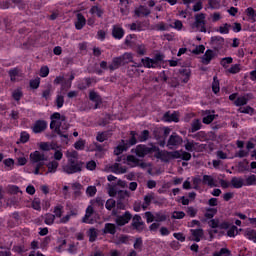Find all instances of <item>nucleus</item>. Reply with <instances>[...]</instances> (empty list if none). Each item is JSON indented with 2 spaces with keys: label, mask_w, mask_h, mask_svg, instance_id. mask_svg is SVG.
Masks as SVG:
<instances>
[{
  "label": "nucleus",
  "mask_w": 256,
  "mask_h": 256,
  "mask_svg": "<svg viewBox=\"0 0 256 256\" xmlns=\"http://www.w3.org/2000/svg\"><path fill=\"white\" fill-rule=\"evenodd\" d=\"M67 163L62 166V170L67 175H74V173H81L83 169V162L79 161V153L77 151H67Z\"/></svg>",
  "instance_id": "obj_1"
},
{
  "label": "nucleus",
  "mask_w": 256,
  "mask_h": 256,
  "mask_svg": "<svg viewBox=\"0 0 256 256\" xmlns=\"http://www.w3.org/2000/svg\"><path fill=\"white\" fill-rule=\"evenodd\" d=\"M30 161L34 168V175H43V171L45 169V154L40 151H34L30 154Z\"/></svg>",
  "instance_id": "obj_2"
},
{
  "label": "nucleus",
  "mask_w": 256,
  "mask_h": 256,
  "mask_svg": "<svg viewBox=\"0 0 256 256\" xmlns=\"http://www.w3.org/2000/svg\"><path fill=\"white\" fill-rule=\"evenodd\" d=\"M161 61H163V55L156 54L154 58L145 57L141 59V65L146 69H157L161 67Z\"/></svg>",
  "instance_id": "obj_3"
},
{
  "label": "nucleus",
  "mask_w": 256,
  "mask_h": 256,
  "mask_svg": "<svg viewBox=\"0 0 256 256\" xmlns=\"http://www.w3.org/2000/svg\"><path fill=\"white\" fill-rule=\"evenodd\" d=\"M61 121H65V116H61L59 112L51 115L50 129H53L58 135H61Z\"/></svg>",
  "instance_id": "obj_4"
},
{
  "label": "nucleus",
  "mask_w": 256,
  "mask_h": 256,
  "mask_svg": "<svg viewBox=\"0 0 256 256\" xmlns=\"http://www.w3.org/2000/svg\"><path fill=\"white\" fill-rule=\"evenodd\" d=\"M158 150H159V147H157V146L147 147L145 145L140 144V145L136 146L135 153L138 157H145V155L155 153V151H158Z\"/></svg>",
  "instance_id": "obj_5"
},
{
  "label": "nucleus",
  "mask_w": 256,
  "mask_h": 256,
  "mask_svg": "<svg viewBox=\"0 0 256 256\" xmlns=\"http://www.w3.org/2000/svg\"><path fill=\"white\" fill-rule=\"evenodd\" d=\"M183 143V138L179 136L177 133H173L170 135L166 147L168 149H177Z\"/></svg>",
  "instance_id": "obj_6"
},
{
  "label": "nucleus",
  "mask_w": 256,
  "mask_h": 256,
  "mask_svg": "<svg viewBox=\"0 0 256 256\" xmlns=\"http://www.w3.org/2000/svg\"><path fill=\"white\" fill-rule=\"evenodd\" d=\"M193 27L200 31V33H207V28H205V14L200 13L195 16V22Z\"/></svg>",
  "instance_id": "obj_7"
},
{
  "label": "nucleus",
  "mask_w": 256,
  "mask_h": 256,
  "mask_svg": "<svg viewBox=\"0 0 256 256\" xmlns=\"http://www.w3.org/2000/svg\"><path fill=\"white\" fill-rule=\"evenodd\" d=\"M110 197H116L119 201L129 197V192L127 190H119L116 186H113L108 191Z\"/></svg>",
  "instance_id": "obj_8"
},
{
  "label": "nucleus",
  "mask_w": 256,
  "mask_h": 256,
  "mask_svg": "<svg viewBox=\"0 0 256 256\" xmlns=\"http://www.w3.org/2000/svg\"><path fill=\"white\" fill-rule=\"evenodd\" d=\"M210 45L212 49L219 51L220 49H223L225 45V39L221 36H212L210 39Z\"/></svg>",
  "instance_id": "obj_9"
},
{
  "label": "nucleus",
  "mask_w": 256,
  "mask_h": 256,
  "mask_svg": "<svg viewBox=\"0 0 256 256\" xmlns=\"http://www.w3.org/2000/svg\"><path fill=\"white\" fill-rule=\"evenodd\" d=\"M121 159H123V157H118L116 159L117 162L111 166L112 173H115L116 175H123V173H127V167L122 166Z\"/></svg>",
  "instance_id": "obj_10"
},
{
  "label": "nucleus",
  "mask_w": 256,
  "mask_h": 256,
  "mask_svg": "<svg viewBox=\"0 0 256 256\" xmlns=\"http://www.w3.org/2000/svg\"><path fill=\"white\" fill-rule=\"evenodd\" d=\"M112 37L117 40H121L125 37V30L120 24L112 26Z\"/></svg>",
  "instance_id": "obj_11"
},
{
  "label": "nucleus",
  "mask_w": 256,
  "mask_h": 256,
  "mask_svg": "<svg viewBox=\"0 0 256 256\" xmlns=\"http://www.w3.org/2000/svg\"><path fill=\"white\" fill-rule=\"evenodd\" d=\"M209 227L212 229H229V223L227 222H221L219 219H210L208 222Z\"/></svg>",
  "instance_id": "obj_12"
},
{
  "label": "nucleus",
  "mask_w": 256,
  "mask_h": 256,
  "mask_svg": "<svg viewBox=\"0 0 256 256\" xmlns=\"http://www.w3.org/2000/svg\"><path fill=\"white\" fill-rule=\"evenodd\" d=\"M154 153V157H156V159H160V161H163L164 163H169L171 160V152L159 150L158 148Z\"/></svg>",
  "instance_id": "obj_13"
},
{
  "label": "nucleus",
  "mask_w": 256,
  "mask_h": 256,
  "mask_svg": "<svg viewBox=\"0 0 256 256\" xmlns=\"http://www.w3.org/2000/svg\"><path fill=\"white\" fill-rule=\"evenodd\" d=\"M178 78L181 83H189V80L191 79V68H181L179 70Z\"/></svg>",
  "instance_id": "obj_14"
},
{
  "label": "nucleus",
  "mask_w": 256,
  "mask_h": 256,
  "mask_svg": "<svg viewBox=\"0 0 256 256\" xmlns=\"http://www.w3.org/2000/svg\"><path fill=\"white\" fill-rule=\"evenodd\" d=\"M162 120L165 123H179V114L177 112H166L163 117Z\"/></svg>",
  "instance_id": "obj_15"
},
{
  "label": "nucleus",
  "mask_w": 256,
  "mask_h": 256,
  "mask_svg": "<svg viewBox=\"0 0 256 256\" xmlns=\"http://www.w3.org/2000/svg\"><path fill=\"white\" fill-rule=\"evenodd\" d=\"M202 183L203 185H207L208 187H219V185L217 184V180L211 176V175H203V178H202Z\"/></svg>",
  "instance_id": "obj_16"
},
{
  "label": "nucleus",
  "mask_w": 256,
  "mask_h": 256,
  "mask_svg": "<svg viewBox=\"0 0 256 256\" xmlns=\"http://www.w3.org/2000/svg\"><path fill=\"white\" fill-rule=\"evenodd\" d=\"M32 129L34 133H43L47 129V122L45 120H38L34 123Z\"/></svg>",
  "instance_id": "obj_17"
},
{
  "label": "nucleus",
  "mask_w": 256,
  "mask_h": 256,
  "mask_svg": "<svg viewBox=\"0 0 256 256\" xmlns=\"http://www.w3.org/2000/svg\"><path fill=\"white\" fill-rule=\"evenodd\" d=\"M155 199V193L150 192L144 196V201L142 203V211H147L152 201Z\"/></svg>",
  "instance_id": "obj_18"
},
{
  "label": "nucleus",
  "mask_w": 256,
  "mask_h": 256,
  "mask_svg": "<svg viewBox=\"0 0 256 256\" xmlns=\"http://www.w3.org/2000/svg\"><path fill=\"white\" fill-rule=\"evenodd\" d=\"M122 65H124V64L121 59V56L114 57L112 59V62L108 65V69H109V71H117V69H119V67H121Z\"/></svg>",
  "instance_id": "obj_19"
},
{
  "label": "nucleus",
  "mask_w": 256,
  "mask_h": 256,
  "mask_svg": "<svg viewBox=\"0 0 256 256\" xmlns=\"http://www.w3.org/2000/svg\"><path fill=\"white\" fill-rule=\"evenodd\" d=\"M87 25V19H85V16H83L81 13H78L76 15V21H75V27L78 31H81L83 27Z\"/></svg>",
  "instance_id": "obj_20"
},
{
  "label": "nucleus",
  "mask_w": 256,
  "mask_h": 256,
  "mask_svg": "<svg viewBox=\"0 0 256 256\" xmlns=\"http://www.w3.org/2000/svg\"><path fill=\"white\" fill-rule=\"evenodd\" d=\"M93 213H94L93 206H88L86 209V214L82 219L83 223H87L88 225H93L95 223V220L91 219V215H93Z\"/></svg>",
  "instance_id": "obj_21"
},
{
  "label": "nucleus",
  "mask_w": 256,
  "mask_h": 256,
  "mask_svg": "<svg viewBox=\"0 0 256 256\" xmlns=\"http://www.w3.org/2000/svg\"><path fill=\"white\" fill-rule=\"evenodd\" d=\"M102 233H104V235H115L117 233V226L113 223H106Z\"/></svg>",
  "instance_id": "obj_22"
},
{
  "label": "nucleus",
  "mask_w": 256,
  "mask_h": 256,
  "mask_svg": "<svg viewBox=\"0 0 256 256\" xmlns=\"http://www.w3.org/2000/svg\"><path fill=\"white\" fill-rule=\"evenodd\" d=\"M129 221H131V213L129 212H125L122 216H119L116 219L117 225H120V226L127 225Z\"/></svg>",
  "instance_id": "obj_23"
},
{
  "label": "nucleus",
  "mask_w": 256,
  "mask_h": 256,
  "mask_svg": "<svg viewBox=\"0 0 256 256\" xmlns=\"http://www.w3.org/2000/svg\"><path fill=\"white\" fill-rule=\"evenodd\" d=\"M213 57H215V53L213 52V50L211 49L206 50V52L202 56V63L204 65H209L213 60Z\"/></svg>",
  "instance_id": "obj_24"
},
{
  "label": "nucleus",
  "mask_w": 256,
  "mask_h": 256,
  "mask_svg": "<svg viewBox=\"0 0 256 256\" xmlns=\"http://www.w3.org/2000/svg\"><path fill=\"white\" fill-rule=\"evenodd\" d=\"M135 15H137V17H148V15H151V10L147 8V6H139L135 10Z\"/></svg>",
  "instance_id": "obj_25"
},
{
  "label": "nucleus",
  "mask_w": 256,
  "mask_h": 256,
  "mask_svg": "<svg viewBox=\"0 0 256 256\" xmlns=\"http://www.w3.org/2000/svg\"><path fill=\"white\" fill-rule=\"evenodd\" d=\"M231 185L234 189H241L245 186V180L241 177H233L231 179Z\"/></svg>",
  "instance_id": "obj_26"
},
{
  "label": "nucleus",
  "mask_w": 256,
  "mask_h": 256,
  "mask_svg": "<svg viewBox=\"0 0 256 256\" xmlns=\"http://www.w3.org/2000/svg\"><path fill=\"white\" fill-rule=\"evenodd\" d=\"M89 99L95 103V109H98L99 105L102 103L101 96L95 91H90Z\"/></svg>",
  "instance_id": "obj_27"
},
{
  "label": "nucleus",
  "mask_w": 256,
  "mask_h": 256,
  "mask_svg": "<svg viewBox=\"0 0 256 256\" xmlns=\"http://www.w3.org/2000/svg\"><path fill=\"white\" fill-rule=\"evenodd\" d=\"M244 237L253 243H256V230L252 228H247L244 231Z\"/></svg>",
  "instance_id": "obj_28"
},
{
  "label": "nucleus",
  "mask_w": 256,
  "mask_h": 256,
  "mask_svg": "<svg viewBox=\"0 0 256 256\" xmlns=\"http://www.w3.org/2000/svg\"><path fill=\"white\" fill-rule=\"evenodd\" d=\"M247 103H249V94L240 96L234 101L236 107H243V105H247Z\"/></svg>",
  "instance_id": "obj_29"
},
{
  "label": "nucleus",
  "mask_w": 256,
  "mask_h": 256,
  "mask_svg": "<svg viewBox=\"0 0 256 256\" xmlns=\"http://www.w3.org/2000/svg\"><path fill=\"white\" fill-rule=\"evenodd\" d=\"M184 147L186 151H189V153H193V151H197V149H199V143L187 140Z\"/></svg>",
  "instance_id": "obj_30"
},
{
  "label": "nucleus",
  "mask_w": 256,
  "mask_h": 256,
  "mask_svg": "<svg viewBox=\"0 0 256 256\" xmlns=\"http://www.w3.org/2000/svg\"><path fill=\"white\" fill-rule=\"evenodd\" d=\"M132 225L135 227V229L141 230L143 229V225H145V223H143L141 216L136 214L133 217Z\"/></svg>",
  "instance_id": "obj_31"
},
{
  "label": "nucleus",
  "mask_w": 256,
  "mask_h": 256,
  "mask_svg": "<svg viewBox=\"0 0 256 256\" xmlns=\"http://www.w3.org/2000/svg\"><path fill=\"white\" fill-rule=\"evenodd\" d=\"M47 172H46V175H48V173H57V169L59 168V162L53 160V161H50L47 165Z\"/></svg>",
  "instance_id": "obj_32"
},
{
  "label": "nucleus",
  "mask_w": 256,
  "mask_h": 256,
  "mask_svg": "<svg viewBox=\"0 0 256 256\" xmlns=\"http://www.w3.org/2000/svg\"><path fill=\"white\" fill-rule=\"evenodd\" d=\"M191 233L193 241L199 243V241H201V238L203 237V229L191 230Z\"/></svg>",
  "instance_id": "obj_33"
},
{
  "label": "nucleus",
  "mask_w": 256,
  "mask_h": 256,
  "mask_svg": "<svg viewBox=\"0 0 256 256\" xmlns=\"http://www.w3.org/2000/svg\"><path fill=\"white\" fill-rule=\"evenodd\" d=\"M122 59V64L127 65L129 63H133V53L131 52H126L122 56H120Z\"/></svg>",
  "instance_id": "obj_34"
},
{
  "label": "nucleus",
  "mask_w": 256,
  "mask_h": 256,
  "mask_svg": "<svg viewBox=\"0 0 256 256\" xmlns=\"http://www.w3.org/2000/svg\"><path fill=\"white\" fill-rule=\"evenodd\" d=\"M126 161H127V164L130 165V167H139V165H141V163L139 162V159H137L133 155L127 156Z\"/></svg>",
  "instance_id": "obj_35"
},
{
  "label": "nucleus",
  "mask_w": 256,
  "mask_h": 256,
  "mask_svg": "<svg viewBox=\"0 0 256 256\" xmlns=\"http://www.w3.org/2000/svg\"><path fill=\"white\" fill-rule=\"evenodd\" d=\"M63 209V205L61 204H58L54 207L53 216L55 219H61V217H63Z\"/></svg>",
  "instance_id": "obj_36"
},
{
  "label": "nucleus",
  "mask_w": 256,
  "mask_h": 256,
  "mask_svg": "<svg viewBox=\"0 0 256 256\" xmlns=\"http://www.w3.org/2000/svg\"><path fill=\"white\" fill-rule=\"evenodd\" d=\"M137 67H143V64L135 63V65H132V68H129L128 70L129 77H135V75H139V69H137Z\"/></svg>",
  "instance_id": "obj_37"
},
{
  "label": "nucleus",
  "mask_w": 256,
  "mask_h": 256,
  "mask_svg": "<svg viewBox=\"0 0 256 256\" xmlns=\"http://www.w3.org/2000/svg\"><path fill=\"white\" fill-rule=\"evenodd\" d=\"M241 72V64H233L230 68L226 70V73H230L231 75H237V73Z\"/></svg>",
  "instance_id": "obj_38"
},
{
  "label": "nucleus",
  "mask_w": 256,
  "mask_h": 256,
  "mask_svg": "<svg viewBox=\"0 0 256 256\" xmlns=\"http://www.w3.org/2000/svg\"><path fill=\"white\" fill-rule=\"evenodd\" d=\"M206 117L203 118L202 122L205 125H209L211 123H213V121H215V114H211L210 111H206Z\"/></svg>",
  "instance_id": "obj_39"
},
{
  "label": "nucleus",
  "mask_w": 256,
  "mask_h": 256,
  "mask_svg": "<svg viewBox=\"0 0 256 256\" xmlns=\"http://www.w3.org/2000/svg\"><path fill=\"white\" fill-rule=\"evenodd\" d=\"M251 185H256V176H255V174H252V175L248 176L244 180V186L245 187H251Z\"/></svg>",
  "instance_id": "obj_40"
},
{
  "label": "nucleus",
  "mask_w": 256,
  "mask_h": 256,
  "mask_svg": "<svg viewBox=\"0 0 256 256\" xmlns=\"http://www.w3.org/2000/svg\"><path fill=\"white\" fill-rule=\"evenodd\" d=\"M205 211L204 216L206 219H213L217 215V209L215 208H206Z\"/></svg>",
  "instance_id": "obj_41"
},
{
  "label": "nucleus",
  "mask_w": 256,
  "mask_h": 256,
  "mask_svg": "<svg viewBox=\"0 0 256 256\" xmlns=\"http://www.w3.org/2000/svg\"><path fill=\"white\" fill-rule=\"evenodd\" d=\"M212 91L213 93H215V95H217V93L221 91V87L219 86V79L217 78V76L213 77Z\"/></svg>",
  "instance_id": "obj_42"
},
{
  "label": "nucleus",
  "mask_w": 256,
  "mask_h": 256,
  "mask_svg": "<svg viewBox=\"0 0 256 256\" xmlns=\"http://www.w3.org/2000/svg\"><path fill=\"white\" fill-rule=\"evenodd\" d=\"M88 237H89L90 243H93V242L97 241V229L90 228L88 230Z\"/></svg>",
  "instance_id": "obj_43"
},
{
  "label": "nucleus",
  "mask_w": 256,
  "mask_h": 256,
  "mask_svg": "<svg viewBox=\"0 0 256 256\" xmlns=\"http://www.w3.org/2000/svg\"><path fill=\"white\" fill-rule=\"evenodd\" d=\"M44 223L45 225H53L55 223V216L51 213H47L44 215Z\"/></svg>",
  "instance_id": "obj_44"
},
{
  "label": "nucleus",
  "mask_w": 256,
  "mask_h": 256,
  "mask_svg": "<svg viewBox=\"0 0 256 256\" xmlns=\"http://www.w3.org/2000/svg\"><path fill=\"white\" fill-rule=\"evenodd\" d=\"M231 63H233L232 57H225L220 61V65L223 66L224 69H229V65H231Z\"/></svg>",
  "instance_id": "obj_45"
},
{
  "label": "nucleus",
  "mask_w": 256,
  "mask_h": 256,
  "mask_svg": "<svg viewBox=\"0 0 256 256\" xmlns=\"http://www.w3.org/2000/svg\"><path fill=\"white\" fill-rule=\"evenodd\" d=\"M91 15H97V17H103V9L99 6H92L90 9Z\"/></svg>",
  "instance_id": "obj_46"
},
{
  "label": "nucleus",
  "mask_w": 256,
  "mask_h": 256,
  "mask_svg": "<svg viewBox=\"0 0 256 256\" xmlns=\"http://www.w3.org/2000/svg\"><path fill=\"white\" fill-rule=\"evenodd\" d=\"M129 2H127V0H120L118 7L122 13V15H127V5Z\"/></svg>",
  "instance_id": "obj_47"
},
{
  "label": "nucleus",
  "mask_w": 256,
  "mask_h": 256,
  "mask_svg": "<svg viewBox=\"0 0 256 256\" xmlns=\"http://www.w3.org/2000/svg\"><path fill=\"white\" fill-rule=\"evenodd\" d=\"M154 221H156L157 223L167 221V215L165 213L158 212L154 215Z\"/></svg>",
  "instance_id": "obj_48"
},
{
  "label": "nucleus",
  "mask_w": 256,
  "mask_h": 256,
  "mask_svg": "<svg viewBox=\"0 0 256 256\" xmlns=\"http://www.w3.org/2000/svg\"><path fill=\"white\" fill-rule=\"evenodd\" d=\"M229 29H231V25H229V24L226 23V24L220 26V27L217 29V32H218V33H221V35H228Z\"/></svg>",
  "instance_id": "obj_49"
},
{
  "label": "nucleus",
  "mask_w": 256,
  "mask_h": 256,
  "mask_svg": "<svg viewBox=\"0 0 256 256\" xmlns=\"http://www.w3.org/2000/svg\"><path fill=\"white\" fill-rule=\"evenodd\" d=\"M239 113H244L246 115H253V113H255V109H253V107L251 106H246L244 108H239L238 109Z\"/></svg>",
  "instance_id": "obj_50"
},
{
  "label": "nucleus",
  "mask_w": 256,
  "mask_h": 256,
  "mask_svg": "<svg viewBox=\"0 0 256 256\" xmlns=\"http://www.w3.org/2000/svg\"><path fill=\"white\" fill-rule=\"evenodd\" d=\"M201 183H203V180H201V177L196 176L192 178L193 189H195L196 191H198V189L200 188L199 186L201 185Z\"/></svg>",
  "instance_id": "obj_51"
},
{
  "label": "nucleus",
  "mask_w": 256,
  "mask_h": 256,
  "mask_svg": "<svg viewBox=\"0 0 256 256\" xmlns=\"http://www.w3.org/2000/svg\"><path fill=\"white\" fill-rule=\"evenodd\" d=\"M147 139H149V130H144L139 134L138 141H140V143H145Z\"/></svg>",
  "instance_id": "obj_52"
},
{
  "label": "nucleus",
  "mask_w": 256,
  "mask_h": 256,
  "mask_svg": "<svg viewBox=\"0 0 256 256\" xmlns=\"http://www.w3.org/2000/svg\"><path fill=\"white\" fill-rule=\"evenodd\" d=\"M133 247L136 249V251H143V239L136 238Z\"/></svg>",
  "instance_id": "obj_53"
},
{
  "label": "nucleus",
  "mask_w": 256,
  "mask_h": 256,
  "mask_svg": "<svg viewBox=\"0 0 256 256\" xmlns=\"http://www.w3.org/2000/svg\"><path fill=\"white\" fill-rule=\"evenodd\" d=\"M39 85H41V78L37 77L35 79L30 80L31 89H39Z\"/></svg>",
  "instance_id": "obj_54"
},
{
  "label": "nucleus",
  "mask_w": 256,
  "mask_h": 256,
  "mask_svg": "<svg viewBox=\"0 0 256 256\" xmlns=\"http://www.w3.org/2000/svg\"><path fill=\"white\" fill-rule=\"evenodd\" d=\"M12 97L15 101H21V97H23V91L21 89H16L12 93Z\"/></svg>",
  "instance_id": "obj_55"
},
{
  "label": "nucleus",
  "mask_w": 256,
  "mask_h": 256,
  "mask_svg": "<svg viewBox=\"0 0 256 256\" xmlns=\"http://www.w3.org/2000/svg\"><path fill=\"white\" fill-rule=\"evenodd\" d=\"M201 129V121L196 119L192 122L191 132L195 133V131H199Z\"/></svg>",
  "instance_id": "obj_56"
},
{
  "label": "nucleus",
  "mask_w": 256,
  "mask_h": 256,
  "mask_svg": "<svg viewBox=\"0 0 256 256\" xmlns=\"http://www.w3.org/2000/svg\"><path fill=\"white\" fill-rule=\"evenodd\" d=\"M9 75H10L11 81H17V77H19V69L14 68L9 70Z\"/></svg>",
  "instance_id": "obj_57"
},
{
  "label": "nucleus",
  "mask_w": 256,
  "mask_h": 256,
  "mask_svg": "<svg viewBox=\"0 0 256 256\" xmlns=\"http://www.w3.org/2000/svg\"><path fill=\"white\" fill-rule=\"evenodd\" d=\"M40 149L42 151H51V150H55V147L47 142H42L40 144Z\"/></svg>",
  "instance_id": "obj_58"
},
{
  "label": "nucleus",
  "mask_w": 256,
  "mask_h": 256,
  "mask_svg": "<svg viewBox=\"0 0 256 256\" xmlns=\"http://www.w3.org/2000/svg\"><path fill=\"white\" fill-rule=\"evenodd\" d=\"M171 29V25H167L163 22L156 25V31H169Z\"/></svg>",
  "instance_id": "obj_59"
},
{
  "label": "nucleus",
  "mask_w": 256,
  "mask_h": 256,
  "mask_svg": "<svg viewBox=\"0 0 256 256\" xmlns=\"http://www.w3.org/2000/svg\"><path fill=\"white\" fill-rule=\"evenodd\" d=\"M65 105V98L62 95H57L56 97V106L58 109H61Z\"/></svg>",
  "instance_id": "obj_60"
},
{
  "label": "nucleus",
  "mask_w": 256,
  "mask_h": 256,
  "mask_svg": "<svg viewBox=\"0 0 256 256\" xmlns=\"http://www.w3.org/2000/svg\"><path fill=\"white\" fill-rule=\"evenodd\" d=\"M74 148L77 149V151H83V149H85V140H78L74 143Z\"/></svg>",
  "instance_id": "obj_61"
},
{
  "label": "nucleus",
  "mask_w": 256,
  "mask_h": 256,
  "mask_svg": "<svg viewBox=\"0 0 256 256\" xmlns=\"http://www.w3.org/2000/svg\"><path fill=\"white\" fill-rule=\"evenodd\" d=\"M32 208H34L35 211H41V200L39 198H35L32 201Z\"/></svg>",
  "instance_id": "obj_62"
},
{
  "label": "nucleus",
  "mask_w": 256,
  "mask_h": 256,
  "mask_svg": "<svg viewBox=\"0 0 256 256\" xmlns=\"http://www.w3.org/2000/svg\"><path fill=\"white\" fill-rule=\"evenodd\" d=\"M231 252L227 248H222L220 251L214 253V256H229Z\"/></svg>",
  "instance_id": "obj_63"
},
{
  "label": "nucleus",
  "mask_w": 256,
  "mask_h": 256,
  "mask_svg": "<svg viewBox=\"0 0 256 256\" xmlns=\"http://www.w3.org/2000/svg\"><path fill=\"white\" fill-rule=\"evenodd\" d=\"M185 217V212L183 211H174L172 213V219H183Z\"/></svg>",
  "instance_id": "obj_64"
}]
</instances>
